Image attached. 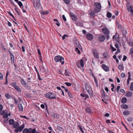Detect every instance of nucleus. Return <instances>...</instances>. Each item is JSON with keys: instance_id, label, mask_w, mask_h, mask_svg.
I'll return each instance as SVG.
<instances>
[{"instance_id": "1", "label": "nucleus", "mask_w": 133, "mask_h": 133, "mask_svg": "<svg viewBox=\"0 0 133 133\" xmlns=\"http://www.w3.org/2000/svg\"><path fill=\"white\" fill-rule=\"evenodd\" d=\"M13 125L14 128H16L14 131L16 133H17L19 131L21 132L25 127L24 124H23L22 125L19 127V124L16 122H15Z\"/></svg>"}, {"instance_id": "2", "label": "nucleus", "mask_w": 133, "mask_h": 133, "mask_svg": "<svg viewBox=\"0 0 133 133\" xmlns=\"http://www.w3.org/2000/svg\"><path fill=\"white\" fill-rule=\"evenodd\" d=\"M23 133H39L37 132H36L35 129L30 128L29 129L27 128L24 129L23 131Z\"/></svg>"}, {"instance_id": "3", "label": "nucleus", "mask_w": 133, "mask_h": 133, "mask_svg": "<svg viewBox=\"0 0 133 133\" xmlns=\"http://www.w3.org/2000/svg\"><path fill=\"white\" fill-rule=\"evenodd\" d=\"M85 88L90 96H92V91L91 87L89 83H86Z\"/></svg>"}, {"instance_id": "4", "label": "nucleus", "mask_w": 133, "mask_h": 133, "mask_svg": "<svg viewBox=\"0 0 133 133\" xmlns=\"http://www.w3.org/2000/svg\"><path fill=\"white\" fill-rule=\"evenodd\" d=\"M33 4L34 7L36 10H38L41 8V5L40 3L39 0H37L36 3L33 2Z\"/></svg>"}, {"instance_id": "5", "label": "nucleus", "mask_w": 133, "mask_h": 133, "mask_svg": "<svg viewBox=\"0 0 133 133\" xmlns=\"http://www.w3.org/2000/svg\"><path fill=\"white\" fill-rule=\"evenodd\" d=\"M64 58L62 57L60 55L56 56L54 58V60L56 62H58L59 61H60L61 62V64L63 65L64 64V61H62V60H63Z\"/></svg>"}, {"instance_id": "6", "label": "nucleus", "mask_w": 133, "mask_h": 133, "mask_svg": "<svg viewBox=\"0 0 133 133\" xmlns=\"http://www.w3.org/2000/svg\"><path fill=\"white\" fill-rule=\"evenodd\" d=\"M46 97L49 99H56V95L53 93L48 92L46 94Z\"/></svg>"}, {"instance_id": "7", "label": "nucleus", "mask_w": 133, "mask_h": 133, "mask_svg": "<svg viewBox=\"0 0 133 133\" xmlns=\"http://www.w3.org/2000/svg\"><path fill=\"white\" fill-rule=\"evenodd\" d=\"M102 31L103 32L105 35H107L109 34L110 32L108 29L107 28H102Z\"/></svg>"}, {"instance_id": "8", "label": "nucleus", "mask_w": 133, "mask_h": 133, "mask_svg": "<svg viewBox=\"0 0 133 133\" xmlns=\"http://www.w3.org/2000/svg\"><path fill=\"white\" fill-rule=\"evenodd\" d=\"M70 15L73 21H76L77 19L76 16L73 13L70 12Z\"/></svg>"}, {"instance_id": "9", "label": "nucleus", "mask_w": 133, "mask_h": 133, "mask_svg": "<svg viewBox=\"0 0 133 133\" xmlns=\"http://www.w3.org/2000/svg\"><path fill=\"white\" fill-rule=\"evenodd\" d=\"M87 39L91 41L93 39V35L90 33H88L87 34Z\"/></svg>"}, {"instance_id": "10", "label": "nucleus", "mask_w": 133, "mask_h": 133, "mask_svg": "<svg viewBox=\"0 0 133 133\" xmlns=\"http://www.w3.org/2000/svg\"><path fill=\"white\" fill-rule=\"evenodd\" d=\"M92 52L94 56L95 57L97 58H99V56L96 50H93Z\"/></svg>"}, {"instance_id": "11", "label": "nucleus", "mask_w": 133, "mask_h": 133, "mask_svg": "<svg viewBox=\"0 0 133 133\" xmlns=\"http://www.w3.org/2000/svg\"><path fill=\"white\" fill-rule=\"evenodd\" d=\"M39 68L40 71L42 72H46V70L43 65H40Z\"/></svg>"}, {"instance_id": "12", "label": "nucleus", "mask_w": 133, "mask_h": 133, "mask_svg": "<svg viewBox=\"0 0 133 133\" xmlns=\"http://www.w3.org/2000/svg\"><path fill=\"white\" fill-rule=\"evenodd\" d=\"M94 5L97 9H101V5L100 3L98 2H96L95 3Z\"/></svg>"}, {"instance_id": "13", "label": "nucleus", "mask_w": 133, "mask_h": 133, "mask_svg": "<svg viewBox=\"0 0 133 133\" xmlns=\"http://www.w3.org/2000/svg\"><path fill=\"white\" fill-rule=\"evenodd\" d=\"M98 39L100 42H103L105 40V36L103 35L100 36L98 37Z\"/></svg>"}, {"instance_id": "14", "label": "nucleus", "mask_w": 133, "mask_h": 133, "mask_svg": "<svg viewBox=\"0 0 133 133\" xmlns=\"http://www.w3.org/2000/svg\"><path fill=\"white\" fill-rule=\"evenodd\" d=\"M119 35L117 34V33H116V34L115 35H114L112 37V39L114 40V39H115V40L117 41H119Z\"/></svg>"}, {"instance_id": "15", "label": "nucleus", "mask_w": 133, "mask_h": 133, "mask_svg": "<svg viewBox=\"0 0 133 133\" xmlns=\"http://www.w3.org/2000/svg\"><path fill=\"white\" fill-rule=\"evenodd\" d=\"M102 68L105 71H109V68L105 64L102 65Z\"/></svg>"}, {"instance_id": "16", "label": "nucleus", "mask_w": 133, "mask_h": 133, "mask_svg": "<svg viewBox=\"0 0 133 133\" xmlns=\"http://www.w3.org/2000/svg\"><path fill=\"white\" fill-rule=\"evenodd\" d=\"M132 93L130 91H129L127 92L126 94V96L127 97H130L132 96Z\"/></svg>"}, {"instance_id": "17", "label": "nucleus", "mask_w": 133, "mask_h": 133, "mask_svg": "<svg viewBox=\"0 0 133 133\" xmlns=\"http://www.w3.org/2000/svg\"><path fill=\"white\" fill-rule=\"evenodd\" d=\"M21 84L23 86H25L27 84V83L26 81H25L22 78H21Z\"/></svg>"}, {"instance_id": "18", "label": "nucleus", "mask_w": 133, "mask_h": 133, "mask_svg": "<svg viewBox=\"0 0 133 133\" xmlns=\"http://www.w3.org/2000/svg\"><path fill=\"white\" fill-rule=\"evenodd\" d=\"M127 99L125 97H123L122 99L121 102L122 103H125L127 102Z\"/></svg>"}, {"instance_id": "19", "label": "nucleus", "mask_w": 133, "mask_h": 133, "mask_svg": "<svg viewBox=\"0 0 133 133\" xmlns=\"http://www.w3.org/2000/svg\"><path fill=\"white\" fill-rule=\"evenodd\" d=\"M104 57L106 58H109L110 57L109 53L108 52H104L103 54Z\"/></svg>"}, {"instance_id": "20", "label": "nucleus", "mask_w": 133, "mask_h": 133, "mask_svg": "<svg viewBox=\"0 0 133 133\" xmlns=\"http://www.w3.org/2000/svg\"><path fill=\"white\" fill-rule=\"evenodd\" d=\"M18 108L19 110L22 111H23V107L22 106V104H18Z\"/></svg>"}, {"instance_id": "21", "label": "nucleus", "mask_w": 133, "mask_h": 133, "mask_svg": "<svg viewBox=\"0 0 133 133\" xmlns=\"http://www.w3.org/2000/svg\"><path fill=\"white\" fill-rule=\"evenodd\" d=\"M17 3L21 9H22L24 8L23 5L21 2L19 1L17 2Z\"/></svg>"}, {"instance_id": "22", "label": "nucleus", "mask_w": 133, "mask_h": 133, "mask_svg": "<svg viewBox=\"0 0 133 133\" xmlns=\"http://www.w3.org/2000/svg\"><path fill=\"white\" fill-rule=\"evenodd\" d=\"M121 108L124 109H127L128 108V106L127 105L125 104H122L121 106Z\"/></svg>"}, {"instance_id": "23", "label": "nucleus", "mask_w": 133, "mask_h": 133, "mask_svg": "<svg viewBox=\"0 0 133 133\" xmlns=\"http://www.w3.org/2000/svg\"><path fill=\"white\" fill-rule=\"evenodd\" d=\"M124 115L126 116L130 114L129 111L127 110L125 111L123 113Z\"/></svg>"}, {"instance_id": "24", "label": "nucleus", "mask_w": 133, "mask_h": 133, "mask_svg": "<svg viewBox=\"0 0 133 133\" xmlns=\"http://www.w3.org/2000/svg\"><path fill=\"white\" fill-rule=\"evenodd\" d=\"M85 110L88 113L91 114V110L90 108H87Z\"/></svg>"}, {"instance_id": "25", "label": "nucleus", "mask_w": 133, "mask_h": 133, "mask_svg": "<svg viewBox=\"0 0 133 133\" xmlns=\"http://www.w3.org/2000/svg\"><path fill=\"white\" fill-rule=\"evenodd\" d=\"M14 123V121L13 119H10L9 121V123L10 125H13Z\"/></svg>"}, {"instance_id": "26", "label": "nucleus", "mask_w": 133, "mask_h": 133, "mask_svg": "<svg viewBox=\"0 0 133 133\" xmlns=\"http://www.w3.org/2000/svg\"><path fill=\"white\" fill-rule=\"evenodd\" d=\"M14 88L18 92H21V89L19 87H18L17 85Z\"/></svg>"}, {"instance_id": "27", "label": "nucleus", "mask_w": 133, "mask_h": 133, "mask_svg": "<svg viewBox=\"0 0 133 133\" xmlns=\"http://www.w3.org/2000/svg\"><path fill=\"white\" fill-rule=\"evenodd\" d=\"M122 33L124 36L125 37L126 34L127 33V31L126 30L124 29H123L122 31Z\"/></svg>"}, {"instance_id": "28", "label": "nucleus", "mask_w": 133, "mask_h": 133, "mask_svg": "<svg viewBox=\"0 0 133 133\" xmlns=\"http://www.w3.org/2000/svg\"><path fill=\"white\" fill-rule=\"evenodd\" d=\"M79 63H80V65L82 67H83L84 66V64L83 60L82 59H81L80 60H79Z\"/></svg>"}, {"instance_id": "29", "label": "nucleus", "mask_w": 133, "mask_h": 133, "mask_svg": "<svg viewBox=\"0 0 133 133\" xmlns=\"http://www.w3.org/2000/svg\"><path fill=\"white\" fill-rule=\"evenodd\" d=\"M118 69L119 70H122L124 69V67L122 64H120L118 66Z\"/></svg>"}, {"instance_id": "30", "label": "nucleus", "mask_w": 133, "mask_h": 133, "mask_svg": "<svg viewBox=\"0 0 133 133\" xmlns=\"http://www.w3.org/2000/svg\"><path fill=\"white\" fill-rule=\"evenodd\" d=\"M54 21L56 22V24L57 25V26H60V23L58 22V20L57 19H54Z\"/></svg>"}, {"instance_id": "31", "label": "nucleus", "mask_w": 133, "mask_h": 133, "mask_svg": "<svg viewBox=\"0 0 133 133\" xmlns=\"http://www.w3.org/2000/svg\"><path fill=\"white\" fill-rule=\"evenodd\" d=\"M130 89L132 91H133V82H132L130 84Z\"/></svg>"}, {"instance_id": "32", "label": "nucleus", "mask_w": 133, "mask_h": 133, "mask_svg": "<svg viewBox=\"0 0 133 133\" xmlns=\"http://www.w3.org/2000/svg\"><path fill=\"white\" fill-rule=\"evenodd\" d=\"M16 83L15 82H13L11 83V85L14 88L16 86Z\"/></svg>"}, {"instance_id": "33", "label": "nucleus", "mask_w": 133, "mask_h": 133, "mask_svg": "<svg viewBox=\"0 0 133 133\" xmlns=\"http://www.w3.org/2000/svg\"><path fill=\"white\" fill-rule=\"evenodd\" d=\"M48 13V11H42L41 12V14L42 15H45L47 14Z\"/></svg>"}, {"instance_id": "34", "label": "nucleus", "mask_w": 133, "mask_h": 133, "mask_svg": "<svg viewBox=\"0 0 133 133\" xmlns=\"http://www.w3.org/2000/svg\"><path fill=\"white\" fill-rule=\"evenodd\" d=\"M11 62L12 63H14V56H11Z\"/></svg>"}, {"instance_id": "35", "label": "nucleus", "mask_w": 133, "mask_h": 133, "mask_svg": "<svg viewBox=\"0 0 133 133\" xmlns=\"http://www.w3.org/2000/svg\"><path fill=\"white\" fill-rule=\"evenodd\" d=\"M127 10L128 11L131 12L132 13V12L133 10L131 7L127 8Z\"/></svg>"}, {"instance_id": "36", "label": "nucleus", "mask_w": 133, "mask_h": 133, "mask_svg": "<svg viewBox=\"0 0 133 133\" xmlns=\"http://www.w3.org/2000/svg\"><path fill=\"white\" fill-rule=\"evenodd\" d=\"M107 16V17L109 18H110L111 17V14L109 12H108Z\"/></svg>"}, {"instance_id": "37", "label": "nucleus", "mask_w": 133, "mask_h": 133, "mask_svg": "<svg viewBox=\"0 0 133 133\" xmlns=\"http://www.w3.org/2000/svg\"><path fill=\"white\" fill-rule=\"evenodd\" d=\"M64 74H65V75L67 76H69V75L68 74V72L66 70H65Z\"/></svg>"}, {"instance_id": "38", "label": "nucleus", "mask_w": 133, "mask_h": 133, "mask_svg": "<svg viewBox=\"0 0 133 133\" xmlns=\"http://www.w3.org/2000/svg\"><path fill=\"white\" fill-rule=\"evenodd\" d=\"M8 116V114H4L3 116V117L4 118H7Z\"/></svg>"}, {"instance_id": "39", "label": "nucleus", "mask_w": 133, "mask_h": 133, "mask_svg": "<svg viewBox=\"0 0 133 133\" xmlns=\"http://www.w3.org/2000/svg\"><path fill=\"white\" fill-rule=\"evenodd\" d=\"M65 84L66 86H68V87L70 86L71 85V84H72L71 83H68V82H65Z\"/></svg>"}, {"instance_id": "40", "label": "nucleus", "mask_w": 133, "mask_h": 133, "mask_svg": "<svg viewBox=\"0 0 133 133\" xmlns=\"http://www.w3.org/2000/svg\"><path fill=\"white\" fill-rule=\"evenodd\" d=\"M127 120L131 122L133 120V118L131 117H129L128 118Z\"/></svg>"}, {"instance_id": "41", "label": "nucleus", "mask_w": 133, "mask_h": 133, "mask_svg": "<svg viewBox=\"0 0 133 133\" xmlns=\"http://www.w3.org/2000/svg\"><path fill=\"white\" fill-rule=\"evenodd\" d=\"M64 2L67 4H69L70 3L69 0H64Z\"/></svg>"}, {"instance_id": "42", "label": "nucleus", "mask_w": 133, "mask_h": 133, "mask_svg": "<svg viewBox=\"0 0 133 133\" xmlns=\"http://www.w3.org/2000/svg\"><path fill=\"white\" fill-rule=\"evenodd\" d=\"M78 128L80 129L81 131L82 132V133H84V132L83 131V129L80 126H78Z\"/></svg>"}, {"instance_id": "43", "label": "nucleus", "mask_w": 133, "mask_h": 133, "mask_svg": "<svg viewBox=\"0 0 133 133\" xmlns=\"http://www.w3.org/2000/svg\"><path fill=\"white\" fill-rule=\"evenodd\" d=\"M5 97H6L7 98H10V97L11 96H10L8 94H5Z\"/></svg>"}, {"instance_id": "44", "label": "nucleus", "mask_w": 133, "mask_h": 133, "mask_svg": "<svg viewBox=\"0 0 133 133\" xmlns=\"http://www.w3.org/2000/svg\"><path fill=\"white\" fill-rule=\"evenodd\" d=\"M79 62V60H78L76 62V64L77 65V66L79 68H80V66H79V64L80 63Z\"/></svg>"}, {"instance_id": "45", "label": "nucleus", "mask_w": 133, "mask_h": 133, "mask_svg": "<svg viewBox=\"0 0 133 133\" xmlns=\"http://www.w3.org/2000/svg\"><path fill=\"white\" fill-rule=\"evenodd\" d=\"M68 95L69 96V97L70 98H72L73 96H72L71 93L70 92H68Z\"/></svg>"}, {"instance_id": "46", "label": "nucleus", "mask_w": 133, "mask_h": 133, "mask_svg": "<svg viewBox=\"0 0 133 133\" xmlns=\"http://www.w3.org/2000/svg\"><path fill=\"white\" fill-rule=\"evenodd\" d=\"M31 78L30 77L28 78H27V81L28 83L31 82Z\"/></svg>"}, {"instance_id": "47", "label": "nucleus", "mask_w": 133, "mask_h": 133, "mask_svg": "<svg viewBox=\"0 0 133 133\" xmlns=\"http://www.w3.org/2000/svg\"><path fill=\"white\" fill-rule=\"evenodd\" d=\"M125 74L123 73H122L121 74V76L122 78H123L125 76Z\"/></svg>"}, {"instance_id": "48", "label": "nucleus", "mask_w": 133, "mask_h": 133, "mask_svg": "<svg viewBox=\"0 0 133 133\" xmlns=\"http://www.w3.org/2000/svg\"><path fill=\"white\" fill-rule=\"evenodd\" d=\"M127 58V57L126 56L124 55L123 56V61H125V60Z\"/></svg>"}, {"instance_id": "49", "label": "nucleus", "mask_w": 133, "mask_h": 133, "mask_svg": "<svg viewBox=\"0 0 133 133\" xmlns=\"http://www.w3.org/2000/svg\"><path fill=\"white\" fill-rule=\"evenodd\" d=\"M68 35H67L66 34L64 35L63 37H62V39L63 40L65 39V38L66 37H68Z\"/></svg>"}, {"instance_id": "50", "label": "nucleus", "mask_w": 133, "mask_h": 133, "mask_svg": "<svg viewBox=\"0 0 133 133\" xmlns=\"http://www.w3.org/2000/svg\"><path fill=\"white\" fill-rule=\"evenodd\" d=\"M9 14L14 19H15V18L14 16L10 12H9Z\"/></svg>"}, {"instance_id": "51", "label": "nucleus", "mask_w": 133, "mask_h": 133, "mask_svg": "<svg viewBox=\"0 0 133 133\" xmlns=\"http://www.w3.org/2000/svg\"><path fill=\"white\" fill-rule=\"evenodd\" d=\"M52 116L55 118H56L57 117V116L56 115V114L54 113L52 114Z\"/></svg>"}, {"instance_id": "52", "label": "nucleus", "mask_w": 133, "mask_h": 133, "mask_svg": "<svg viewBox=\"0 0 133 133\" xmlns=\"http://www.w3.org/2000/svg\"><path fill=\"white\" fill-rule=\"evenodd\" d=\"M12 98L15 101V103L17 104L18 103V102L17 101L16 99L14 97H12Z\"/></svg>"}, {"instance_id": "53", "label": "nucleus", "mask_w": 133, "mask_h": 133, "mask_svg": "<svg viewBox=\"0 0 133 133\" xmlns=\"http://www.w3.org/2000/svg\"><path fill=\"white\" fill-rule=\"evenodd\" d=\"M62 17L63 19L64 20V21H66V18L65 17L64 15H63L62 16Z\"/></svg>"}, {"instance_id": "54", "label": "nucleus", "mask_w": 133, "mask_h": 133, "mask_svg": "<svg viewBox=\"0 0 133 133\" xmlns=\"http://www.w3.org/2000/svg\"><path fill=\"white\" fill-rule=\"evenodd\" d=\"M37 74L38 77V78L39 79V80H42V79H41V78L40 77L39 74V73H38V74Z\"/></svg>"}, {"instance_id": "55", "label": "nucleus", "mask_w": 133, "mask_h": 133, "mask_svg": "<svg viewBox=\"0 0 133 133\" xmlns=\"http://www.w3.org/2000/svg\"><path fill=\"white\" fill-rule=\"evenodd\" d=\"M120 52V50L119 48L117 49V50L115 53V54H117L118 53Z\"/></svg>"}, {"instance_id": "56", "label": "nucleus", "mask_w": 133, "mask_h": 133, "mask_svg": "<svg viewBox=\"0 0 133 133\" xmlns=\"http://www.w3.org/2000/svg\"><path fill=\"white\" fill-rule=\"evenodd\" d=\"M131 78H128L127 82V83L128 84L129 83V81L131 80Z\"/></svg>"}, {"instance_id": "57", "label": "nucleus", "mask_w": 133, "mask_h": 133, "mask_svg": "<svg viewBox=\"0 0 133 133\" xmlns=\"http://www.w3.org/2000/svg\"><path fill=\"white\" fill-rule=\"evenodd\" d=\"M120 88V86H118L116 88V90L117 92H118L119 91V89Z\"/></svg>"}, {"instance_id": "58", "label": "nucleus", "mask_w": 133, "mask_h": 133, "mask_svg": "<svg viewBox=\"0 0 133 133\" xmlns=\"http://www.w3.org/2000/svg\"><path fill=\"white\" fill-rule=\"evenodd\" d=\"M129 45L131 47H133V42H130Z\"/></svg>"}, {"instance_id": "59", "label": "nucleus", "mask_w": 133, "mask_h": 133, "mask_svg": "<svg viewBox=\"0 0 133 133\" xmlns=\"http://www.w3.org/2000/svg\"><path fill=\"white\" fill-rule=\"evenodd\" d=\"M57 128L60 131H61L62 129V128L61 127L59 126H57Z\"/></svg>"}, {"instance_id": "60", "label": "nucleus", "mask_w": 133, "mask_h": 133, "mask_svg": "<svg viewBox=\"0 0 133 133\" xmlns=\"http://www.w3.org/2000/svg\"><path fill=\"white\" fill-rule=\"evenodd\" d=\"M129 52L131 54H132L133 53V48H132L130 50Z\"/></svg>"}, {"instance_id": "61", "label": "nucleus", "mask_w": 133, "mask_h": 133, "mask_svg": "<svg viewBox=\"0 0 133 133\" xmlns=\"http://www.w3.org/2000/svg\"><path fill=\"white\" fill-rule=\"evenodd\" d=\"M94 80H95V84L96 85L97 84H98V82H97V79L96 78H94Z\"/></svg>"}, {"instance_id": "62", "label": "nucleus", "mask_w": 133, "mask_h": 133, "mask_svg": "<svg viewBox=\"0 0 133 133\" xmlns=\"http://www.w3.org/2000/svg\"><path fill=\"white\" fill-rule=\"evenodd\" d=\"M120 91L121 92L123 93H124L125 92V90L124 89H121L120 90Z\"/></svg>"}, {"instance_id": "63", "label": "nucleus", "mask_w": 133, "mask_h": 133, "mask_svg": "<svg viewBox=\"0 0 133 133\" xmlns=\"http://www.w3.org/2000/svg\"><path fill=\"white\" fill-rule=\"evenodd\" d=\"M106 123H110L111 122L109 119H107L106 120Z\"/></svg>"}, {"instance_id": "64", "label": "nucleus", "mask_w": 133, "mask_h": 133, "mask_svg": "<svg viewBox=\"0 0 133 133\" xmlns=\"http://www.w3.org/2000/svg\"><path fill=\"white\" fill-rule=\"evenodd\" d=\"M8 25L9 26H11L12 25V24L10 23V22L9 21L8 22Z\"/></svg>"}]
</instances>
